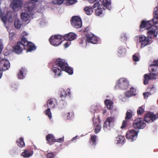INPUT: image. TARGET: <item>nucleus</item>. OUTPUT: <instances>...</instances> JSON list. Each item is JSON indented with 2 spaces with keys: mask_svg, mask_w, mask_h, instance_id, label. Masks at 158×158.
Segmentation results:
<instances>
[{
  "mask_svg": "<svg viewBox=\"0 0 158 158\" xmlns=\"http://www.w3.org/2000/svg\"><path fill=\"white\" fill-rule=\"evenodd\" d=\"M13 10L20 7V0H13L10 5Z\"/></svg>",
  "mask_w": 158,
  "mask_h": 158,
  "instance_id": "27",
  "label": "nucleus"
},
{
  "mask_svg": "<svg viewBox=\"0 0 158 158\" xmlns=\"http://www.w3.org/2000/svg\"><path fill=\"white\" fill-rule=\"evenodd\" d=\"M21 19L24 21H27L30 18L29 15L26 12H23L20 14Z\"/></svg>",
  "mask_w": 158,
  "mask_h": 158,
  "instance_id": "29",
  "label": "nucleus"
},
{
  "mask_svg": "<svg viewBox=\"0 0 158 158\" xmlns=\"http://www.w3.org/2000/svg\"><path fill=\"white\" fill-rule=\"evenodd\" d=\"M3 49V46L2 44H0V54Z\"/></svg>",
  "mask_w": 158,
  "mask_h": 158,
  "instance_id": "56",
  "label": "nucleus"
},
{
  "mask_svg": "<svg viewBox=\"0 0 158 158\" xmlns=\"http://www.w3.org/2000/svg\"><path fill=\"white\" fill-rule=\"evenodd\" d=\"M48 107L50 108H54L56 105L57 104L56 100L54 98H51L47 102Z\"/></svg>",
  "mask_w": 158,
  "mask_h": 158,
  "instance_id": "20",
  "label": "nucleus"
},
{
  "mask_svg": "<svg viewBox=\"0 0 158 158\" xmlns=\"http://www.w3.org/2000/svg\"><path fill=\"white\" fill-rule=\"evenodd\" d=\"M71 23L72 26L75 28H78L82 26L81 19L78 16L72 17Z\"/></svg>",
  "mask_w": 158,
  "mask_h": 158,
  "instance_id": "5",
  "label": "nucleus"
},
{
  "mask_svg": "<svg viewBox=\"0 0 158 158\" xmlns=\"http://www.w3.org/2000/svg\"><path fill=\"white\" fill-rule=\"evenodd\" d=\"M34 8V5L31 4V6H28L26 8V10L28 12H30L32 11Z\"/></svg>",
  "mask_w": 158,
  "mask_h": 158,
  "instance_id": "41",
  "label": "nucleus"
},
{
  "mask_svg": "<svg viewBox=\"0 0 158 158\" xmlns=\"http://www.w3.org/2000/svg\"><path fill=\"white\" fill-rule=\"evenodd\" d=\"M118 85L122 89H125L127 88L129 85L128 81L124 78H121L118 82Z\"/></svg>",
  "mask_w": 158,
  "mask_h": 158,
  "instance_id": "12",
  "label": "nucleus"
},
{
  "mask_svg": "<svg viewBox=\"0 0 158 158\" xmlns=\"http://www.w3.org/2000/svg\"><path fill=\"white\" fill-rule=\"evenodd\" d=\"M36 48L35 45L31 42L28 41L27 38L23 37L20 40V53L23 49L27 50V52H31Z\"/></svg>",
  "mask_w": 158,
  "mask_h": 158,
  "instance_id": "1",
  "label": "nucleus"
},
{
  "mask_svg": "<svg viewBox=\"0 0 158 158\" xmlns=\"http://www.w3.org/2000/svg\"><path fill=\"white\" fill-rule=\"evenodd\" d=\"M47 158H54L55 156L53 152H49L47 156Z\"/></svg>",
  "mask_w": 158,
  "mask_h": 158,
  "instance_id": "48",
  "label": "nucleus"
},
{
  "mask_svg": "<svg viewBox=\"0 0 158 158\" xmlns=\"http://www.w3.org/2000/svg\"><path fill=\"white\" fill-rule=\"evenodd\" d=\"M67 117L68 119H69L71 118V117L70 116V113L69 112H68L67 113Z\"/></svg>",
  "mask_w": 158,
  "mask_h": 158,
  "instance_id": "59",
  "label": "nucleus"
},
{
  "mask_svg": "<svg viewBox=\"0 0 158 158\" xmlns=\"http://www.w3.org/2000/svg\"><path fill=\"white\" fill-rule=\"evenodd\" d=\"M88 29V27L85 28V31H87V29Z\"/></svg>",
  "mask_w": 158,
  "mask_h": 158,
  "instance_id": "64",
  "label": "nucleus"
},
{
  "mask_svg": "<svg viewBox=\"0 0 158 158\" xmlns=\"http://www.w3.org/2000/svg\"><path fill=\"white\" fill-rule=\"evenodd\" d=\"M114 121V118L112 117H108L103 125V129L105 131H107L110 130L111 127L113 125Z\"/></svg>",
  "mask_w": 158,
  "mask_h": 158,
  "instance_id": "4",
  "label": "nucleus"
},
{
  "mask_svg": "<svg viewBox=\"0 0 158 158\" xmlns=\"http://www.w3.org/2000/svg\"><path fill=\"white\" fill-rule=\"evenodd\" d=\"M14 25L15 28L17 29L20 28L19 21L18 19L17 20H15V21Z\"/></svg>",
  "mask_w": 158,
  "mask_h": 158,
  "instance_id": "44",
  "label": "nucleus"
},
{
  "mask_svg": "<svg viewBox=\"0 0 158 158\" xmlns=\"http://www.w3.org/2000/svg\"><path fill=\"white\" fill-rule=\"evenodd\" d=\"M156 79V75L154 74L149 73L145 74L144 75L143 84L146 85L149 83V80Z\"/></svg>",
  "mask_w": 158,
  "mask_h": 158,
  "instance_id": "14",
  "label": "nucleus"
},
{
  "mask_svg": "<svg viewBox=\"0 0 158 158\" xmlns=\"http://www.w3.org/2000/svg\"><path fill=\"white\" fill-rule=\"evenodd\" d=\"M153 63L149 66V70L152 72L150 73L155 75L156 78L157 75L158 74V60H155Z\"/></svg>",
  "mask_w": 158,
  "mask_h": 158,
  "instance_id": "8",
  "label": "nucleus"
},
{
  "mask_svg": "<svg viewBox=\"0 0 158 158\" xmlns=\"http://www.w3.org/2000/svg\"><path fill=\"white\" fill-rule=\"evenodd\" d=\"M102 3V5L101 6H102V7L105 10L106 9L110 10L111 9V2L110 0H103Z\"/></svg>",
  "mask_w": 158,
  "mask_h": 158,
  "instance_id": "21",
  "label": "nucleus"
},
{
  "mask_svg": "<svg viewBox=\"0 0 158 158\" xmlns=\"http://www.w3.org/2000/svg\"><path fill=\"white\" fill-rule=\"evenodd\" d=\"M138 39L137 40V43L139 42L141 44V47L142 48L147 45L149 43V38L146 37L143 35H140L139 36L136 37Z\"/></svg>",
  "mask_w": 158,
  "mask_h": 158,
  "instance_id": "7",
  "label": "nucleus"
},
{
  "mask_svg": "<svg viewBox=\"0 0 158 158\" xmlns=\"http://www.w3.org/2000/svg\"><path fill=\"white\" fill-rule=\"evenodd\" d=\"M17 77L19 79H20V72L18 73V74H17Z\"/></svg>",
  "mask_w": 158,
  "mask_h": 158,
  "instance_id": "61",
  "label": "nucleus"
},
{
  "mask_svg": "<svg viewBox=\"0 0 158 158\" xmlns=\"http://www.w3.org/2000/svg\"><path fill=\"white\" fill-rule=\"evenodd\" d=\"M133 60L135 61H139V54L138 53L135 54L133 55Z\"/></svg>",
  "mask_w": 158,
  "mask_h": 158,
  "instance_id": "39",
  "label": "nucleus"
},
{
  "mask_svg": "<svg viewBox=\"0 0 158 158\" xmlns=\"http://www.w3.org/2000/svg\"><path fill=\"white\" fill-rule=\"evenodd\" d=\"M15 35V34L14 32H11L9 34V37L10 40H12L14 36Z\"/></svg>",
  "mask_w": 158,
  "mask_h": 158,
  "instance_id": "51",
  "label": "nucleus"
},
{
  "mask_svg": "<svg viewBox=\"0 0 158 158\" xmlns=\"http://www.w3.org/2000/svg\"><path fill=\"white\" fill-rule=\"evenodd\" d=\"M27 70L25 68L22 67L20 69V79H23L26 76Z\"/></svg>",
  "mask_w": 158,
  "mask_h": 158,
  "instance_id": "34",
  "label": "nucleus"
},
{
  "mask_svg": "<svg viewBox=\"0 0 158 158\" xmlns=\"http://www.w3.org/2000/svg\"><path fill=\"white\" fill-rule=\"evenodd\" d=\"M27 35L28 34L25 31H23L21 34L22 37L21 38V40H22L23 37L26 38L25 36H27Z\"/></svg>",
  "mask_w": 158,
  "mask_h": 158,
  "instance_id": "53",
  "label": "nucleus"
},
{
  "mask_svg": "<svg viewBox=\"0 0 158 158\" xmlns=\"http://www.w3.org/2000/svg\"><path fill=\"white\" fill-rule=\"evenodd\" d=\"M50 109V108L48 107V109L45 111V114L48 116L49 119H51L52 117Z\"/></svg>",
  "mask_w": 158,
  "mask_h": 158,
  "instance_id": "38",
  "label": "nucleus"
},
{
  "mask_svg": "<svg viewBox=\"0 0 158 158\" xmlns=\"http://www.w3.org/2000/svg\"><path fill=\"white\" fill-rule=\"evenodd\" d=\"M132 116V115L131 113L128 111L127 112L125 117V120L123 121L121 127L122 128H124L125 127L127 126L128 122L129 120L131 118Z\"/></svg>",
  "mask_w": 158,
  "mask_h": 158,
  "instance_id": "18",
  "label": "nucleus"
},
{
  "mask_svg": "<svg viewBox=\"0 0 158 158\" xmlns=\"http://www.w3.org/2000/svg\"><path fill=\"white\" fill-rule=\"evenodd\" d=\"M157 28L154 25H152L150 27L149 29H148L149 31L147 33L148 38H152L153 37L157 36V33L156 32Z\"/></svg>",
  "mask_w": 158,
  "mask_h": 158,
  "instance_id": "11",
  "label": "nucleus"
},
{
  "mask_svg": "<svg viewBox=\"0 0 158 158\" xmlns=\"http://www.w3.org/2000/svg\"><path fill=\"white\" fill-rule=\"evenodd\" d=\"M102 6H101L99 8H97L95 10V15L98 16L102 17L104 15L103 11L105 10Z\"/></svg>",
  "mask_w": 158,
  "mask_h": 158,
  "instance_id": "25",
  "label": "nucleus"
},
{
  "mask_svg": "<svg viewBox=\"0 0 158 158\" xmlns=\"http://www.w3.org/2000/svg\"><path fill=\"white\" fill-rule=\"evenodd\" d=\"M1 19L4 23L6 21V16H1Z\"/></svg>",
  "mask_w": 158,
  "mask_h": 158,
  "instance_id": "54",
  "label": "nucleus"
},
{
  "mask_svg": "<svg viewBox=\"0 0 158 158\" xmlns=\"http://www.w3.org/2000/svg\"><path fill=\"white\" fill-rule=\"evenodd\" d=\"M158 116L154 114L151 112H148L145 115L144 117V121L148 123L154 122V120L158 118Z\"/></svg>",
  "mask_w": 158,
  "mask_h": 158,
  "instance_id": "9",
  "label": "nucleus"
},
{
  "mask_svg": "<svg viewBox=\"0 0 158 158\" xmlns=\"http://www.w3.org/2000/svg\"><path fill=\"white\" fill-rule=\"evenodd\" d=\"M93 9L92 7L87 6L84 8V11L87 15H90L93 13Z\"/></svg>",
  "mask_w": 158,
  "mask_h": 158,
  "instance_id": "33",
  "label": "nucleus"
},
{
  "mask_svg": "<svg viewBox=\"0 0 158 158\" xmlns=\"http://www.w3.org/2000/svg\"><path fill=\"white\" fill-rule=\"evenodd\" d=\"M46 140L48 143L51 145L53 142H55L56 139L53 135L49 134L46 136Z\"/></svg>",
  "mask_w": 158,
  "mask_h": 158,
  "instance_id": "24",
  "label": "nucleus"
},
{
  "mask_svg": "<svg viewBox=\"0 0 158 158\" xmlns=\"http://www.w3.org/2000/svg\"><path fill=\"white\" fill-rule=\"evenodd\" d=\"M146 123L141 118H137L135 119L134 121L132 126L135 129H141L144 128L146 126Z\"/></svg>",
  "mask_w": 158,
  "mask_h": 158,
  "instance_id": "3",
  "label": "nucleus"
},
{
  "mask_svg": "<svg viewBox=\"0 0 158 158\" xmlns=\"http://www.w3.org/2000/svg\"><path fill=\"white\" fill-rule=\"evenodd\" d=\"M78 41L80 44H83L86 43V41H87L86 39H85L84 37H81L79 39Z\"/></svg>",
  "mask_w": 158,
  "mask_h": 158,
  "instance_id": "42",
  "label": "nucleus"
},
{
  "mask_svg": "<svg viewBox=\"0 0 158 158\" xmlns=\"http://www.w3.org/2000/svg\"><path fill=\"white\" fill-rule=\"evenodd\" d=\"M144 106H142L139 107L138 109L137 110V114L138 115H142L144 111Z\"/></svg>",
  "mask_w": 158,
  "mask_h": 158,
  "instance_id": "37",
  "label": "nucleus"
},
{
  "mask_svg": "<svg viewBox=\"0 0 158 158\" xmlns=\"http://www.w3.org/2000/svg\"><path fill=\"white\" fill-rule=\"evenodd\" d=\"M86 38L88 42L93 44H96L98 42L97 38L92 34L89 33L87 34Z\"/></svg>",
  "mask_w": 158,
  "mask_h": 158,
  "instance_id": "15",
  "label": "nucleus"
},
{
  "mask_svg": "<svg viewBox=\"0 0 158 158\" xmlns=\"http://www.w3.org/2000/svg\"><path fill=\"white\" fill-rule=\"evenodd\" d=\"M69 43L68 42H66L64 44V46L65 48H67L69 47V44H70V42H69Z\"/></svg>",
  "mask_w": 158,
  "mask_h": 158,
  "instance_id": "55",
  "label": "nucleus"
},
{
  "mask_svg": "<svg viewBox=\"0 0 158 158\" xmlns=\"http://www.w3.org/2000/svg\"><path fill=\"white\" fill-rule=\"evenodd\" d=\"M152 25V22L151 20L146 21L143 20L141 22L139 28L141 29L145 28L148 30Z\"/></svg>",
  "mask_w": 158,
  "mask_h": 158,
  "instance_id": "19",
  "label": "nucleus"
},
{
  "mask_svg": "<svg viewBox=\"0 0 158 158\" xmlns=\"http://www.w3.org/2000/svg\"><path fill=\"white\" fill-rule=\"evenodd\" d=\"M131 93V92L129 91H127L125 94V97L127 98H129L131 97L133 95Z\"/></svg>",
  "mask_w": 158,
  "mask_h": 158,
  "instance_id": "46",
  "label": "nucleus"
},
{
  "mask_svg": "<svg viewBox=\"0 0 158 158\" xmlns=\"http://www.w3.org/2000/svg\"><path fill=\"white\" fill-rule=\"evenodd\" d=\"M148 92L147 93H143V95L144 97L145 98L146 97H148Z\"/></svg>",
  "mask_w": 158,
  "mask_h": 158,
  "instance_id": "57",
  "label": "nucleus"
},
{
  "mask_svg": "<svg viewBox=\"0 0 158 158\" xmlns=\"http://www.w3.org/2000/svg\"><path fill=\"white\" fill-rule=\"evenodd\" d=\"M151 21L152 22V25H153V24L154 25L157 24L158 23V17H154Z\"/></svg>",
  "mask_w": 158,
  "mask_h": 158,
  "instance_id": "45",
  "label": "nucleus"
},
{
  "mask_svg": "<svg viewBox=\"0 0 158 158\" xmlns=\"http://www.w3.org/2000/svg\"><path fill=\"white\" fill-rule=\"evenodd\" d=\"M63 39V35H55L51 36L49 39V41L52 45L57 46L61 44L62 40Z\"/></svg>",
  "mask_w": 158,
  "mask_h": 158,
  "instance_id": "2",
  "label": "nucleus"
},
{
  "mask_svg": "<svg viewBox=\"0 0 158 158\" xmlns=\"http://www.w3.org/2000/svg\"><path fill=\"white\" fill-rule=\"evenodd\" d=\"M60 91V96L62 100H63V99H64L66 96H69L70 94V90L69 89H68L66 91L63 89H61Z\"/></svg>",
  "mask_w": 158,
  "mask_h": 158,
  "instance_id": "22",
  "label": "nucleus"
},
{
  "mask_svg": "<svg viewBox=\"0 0 158 158\" xmlns=\"http://www.w3.org/2000/svg\"><path fill=\"white\" fill-rule=\"evenodd\" d=\"M13 52L19 54L20 53V41H18L17 45L15 46L13 49Z\"/></svg>",
  "mask_w": 158,
  "mask_h": 158,
  "instance_id": "35",
  "label": "nucleus"
},
{
  "mask_svg": "<svg viewBox=\"0 0 158 158\" xmlns=\"http://www.w3.org/2000/svg\"><path fill=\"white\" fill-rule=\"evenodd\" d=\"M55 65L54 66H56L57 67H60L61 70L64 69V67H65L66 65H67V63L63 59L61 58H58L56 59L55 61Z\"/></svg>",
  "mask_w": 158,
  "mask_h": 158,
  "instance_id": "13",
  "label": "nucleus"
},
{
  "mask_svg": "<svg viewBox=\"0 0 158 158\" xmlns=\"http://www.w3.org/2000/svg\"><path fill=\"white\" fill-rule=\"evenodd\" d=\"M25 146V144L23 138L20 137V147H24Z\"/></svg>",
  "mask_w": 158,
  "mask_h": 158,
  "instance_id": "49",
  "label": "nucleus"
},
{
  "mask_svg": "<svg viewBox=\"0 0 158 158\" xmlns=\"http://www.w3.org/2000/svg\"><path fill=\"white\" fill-rule=\"evenodd\" d=\"M97 136L95 135H91L90 143L92 145H96Z\"/></svg>",
  "mask_w": 158,
  "mask_h": 158,
  "instance_id": "32",
  "label": "nucleus"
},
{
  "mask_svg": "<svg viewBox=\"0 0 158 158\" xmlns=\"http://www.w3.org/2000/svg\"><path fill=\"white\" fill-rule=\"evenodd\" d=\"M62 70L65 71L69 75H72L73 73V69L69 67L68 64L67 65H66L65 67H64V69H63Z\"/></svg>",
  "mask_w": 158,
  "mask_h": 158,
  "instance_id": "30",
  "label": "nucleus"
},
{
  "mask_svg": "<svg viewBox=\"0 0 158 158\" xmlns=\"http://www.w3.org/2000/svg\"><path fill=\"white\" fill-rule=\"evenodd\" d=\"M77 136H76L74 137H73L71 141H73V140H74L75 139H76L77 138Z\"/></svg>",
  "mask_w": 158,
  "mask_h": 158,
  "instance_id": "60",
  "label": "nucleus"
},
{
  "mask_svg": "<svg viewBox=\"0 0 158 158\" xmlns=\"http://www.w3.org/2000/svg\"><path fill=\"white\" fill-rule=\"evenodd\" d=\"M121 37L122 39V40H123V41H126L127 39V36L126 34L125 33H123L122 34Z\"/></svg>",
  "mask_w": 158,
  "mask_h": 158,
  "instance_id": "47",
  "label": "nucleus"
},
{
  "mask_svg": "<svg viewBox=\"0 0 158 158\" xmlns=\"http://www.w3.org/2000/svg\"><path fill=\"white\" fill-rule=\"evenodd\" d=\"M153 14L154 17H158V6L154 8Z\"/></svg>",
  "mask_w": 158,
  "mask_h": 158,
  "instance_id": "43",
  "label": "nucleus"
},
{
  "mask_svg": "<svg viewBox=\"0 0 158 158\" xmlns=\"http://www.w3.org/2000/svg\"><path fill=\"white\" fill-rule=\"evenodd\" d=\"M138 132V131H136L134 130L128 131L126 133V138L131 141H133L136 139Z\"/></svg>",
  "mask_w": 158,
  "mask_h": 158,
  "instance_id": "6",
  "label": "nucleus"
},
{
  "mask_svg": "<svg viewBox=\"0 0 158 158\" xmlns=\"http://www.w3.org/2000/svg\"><path fill=\"white\" fill-rule=\"evenodd\" d=\"M126 52V48L123 46H120L118 52V54L120 55H125Z\"/></svg>",
  "mask_w": 158,
  "mask_h": 158,
  "instance_id": "36",
  "label": "nucleus"
},
{
  "mask_svg": "<svg viewBox=\"0 0 158 158\" xmlns=\"http://www.w3.org/2000/svg\"><path fill=\"white\" fill-rule=\"evenodd\" d=\"M20 7L21 6V4H22V1H21L20 0Z\"/></svg>",
  "mask_w": 158,
  "mask_h": 158,
  "instance_id": "63",
  "label": "nucleus"
},
{
  "mask_svg": "<svg viewBox=\"0 0 158 158\" xmlns=\"http://www.w3.org/2000/svg\"><path fill=\"white\" fill-rule=\"evenodd\" d=\"M77 37V35L73 32H70L63 35V39L64 40L71 41L74 40Z\"/></svg>",
  "mask_w": 158,
  "mask_h": 158,
  "instance_id": "17",
  "label": "nucleus"
},
{
  "mask_svg": "<svg viewBox=\"0 0 158 158\" xmlns=\"http://www.w3.org/2000/svg\"><path fill=\"white\" fill-rule=\"evenodd\" d=\"M129 91L131 92V94H132L133 95H135V93L136 92V90L135 88H131Z\"/></svg>",
  "mask_w": 158,
  "mask_h": 158,
  "instance_id": "50",
  "label": "nucleus"
},
{
  "mask_svg": "<svg viewBox=\"0 0 158 158\" xmlns=\"http://www.w3.org/2000/svg\"><path fill=\"white\" fill-rule=\"evenodd\" d=\"M3 71H2V70L0 69V79L1 78L2 75Z\"/></svg>",
  "mask_w": 158,
  "mask_h": 158,
  "instance_id": "58",
  "label": "nucleus"
},
{
  "mask_svg": "<svg viewBox=\"0 0 158 158\" xmlns=\"http://www.w3.org/2000/svg\"><path fill=\"white\" fill-rule=\"evenodd\" d=\"M52 69L53 72L55 73V75L59 76L61 75V69L58 68L57 67L54 66L52 68Z\"/></svg>",
  "mask_w": 158,
  "mask_h": 158,
  "instance_id": "31",
  "label": "nucleus"
},
{
  "mask_svg": "<svg viewBox=\"0 0 158 158\" xmlns=\"http://www.w3.org/2000/svg\"><path fill=\"white\" fill-rule=\"evenodd\" d=\"M94 128L95 133L97 134L100 131L101 126L99 121L97 119H93Z\"/></svg>",
  "mask_w": 158,
  "mask_h": 158,
  "instance_id": "16",
  "label": "nucleus"
},
{
  "mask_svg": "<svg viewBox=\"0 0 158 158\" xmlns=\"http://www.w3.org/2000/svg\"><path fill=\"white\" fill-rule=\"evenodd\" d=\"M100 2H101V1H100L96 2L94 4L92 8L93 9H95L96 8H99L101 6L100 5Z\"/></svg>",
  "mask_w": 158,
  "mask_h": 158,
  "instance_id": "40",
  "label": "nucleus"
},
{
  "mask_svg": "<svg viewBox=\"0 0 158 158\" xmlns=\"http://www.w3.org/2000/svg\"><path fill=\"white\" fill-rule=\"evenodd\" d=\"M64 140V137H61V138L58 139H56L55 142H59V143H61Z\"/></svg>",
  "mask_w": 158,
  "mask_h": 158,
  "instance_id": "52",
  "label": "nucleus"
},
{
  "mask_svg": "<svg viewBox=\"0 0 158 158\" xmlns=\"http://www.w3.org/2000/svg\"><path fill=\"white\" fill-rule=\"evenodd\" d=\"M105 104L106 105L107 108L111 110L113 108V103L112 101L108 99H106L104 101Z\"/></svg>",
  "mask_w": 158,
  "mask_h": 158,
  "instance_id": "28",
  "label": "nucleus"
},
{
  "mask_svg": "<svg viewBox=\"0 0 158 158\" xmlns=\"http://www.w3.org/2000/svg\"><path fill=\"white\" fill-rule=\"evenodd\" d=\"M16 143H17L18 145L19 146H20V145H19V143H20V142H19V141L18 140H17V141H16Z\"/></svg>",
  "mask_w": 158,
  "mask_h": 158,
  "instance_id": "62",
  "label": "nucleus"
},
{
  "mask_svg": "<svg viewBox=\"0 0 158 158\" xmlns=\"http://www.w3.org/2000/svg\"><path fill=\"white\" fill-rule=\"evenodd\" d=\"M116 139L118 144H121L123 145L125 143V139L124 136L118 135Z\"/></svg>",
  "mask_w": 158,
  "mask_h": 158,
  "instance_id": "26",
  "label": "nucleus"
},
{
  "mask_svg": "<svg viewBox=\"0 0 158 158\" xmlns=\"http://www.w3.org/2000/svg\"><path fill=\"white\" fill-rule=\"evenodd\" d=\"M10 64L8 60L3 59L0 61V69L3 71L8 70L10 68Z\"/></svg>",
  "mask_w": 158,
  "mask_h": 158,
  "instance_id": "10",
  "label": "nucleus"
},
{
  "mask_svg": "<svg viewBox=\"0 0 158 158\" xmlns=\"http://www.w3.org/2000/svg\"><path fill=\"white\" fill-rule=\"evenodd\" d=\"M33 154V151L31 150L26 149L24 150L21 153V156L24 157L28 158L32 156Z\"/></svg>",
  "mask_w": 158,
  "mask_h": 158,
  "instance_id": "23",
  "label": "nucleus"
}]
</instances>
